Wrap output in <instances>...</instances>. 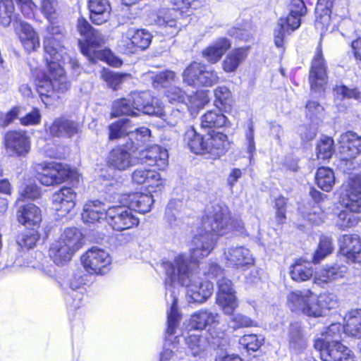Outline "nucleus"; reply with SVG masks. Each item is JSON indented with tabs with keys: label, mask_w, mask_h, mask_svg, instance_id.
Wrapping results in <instances>:
<instances>
[{
	"label": "nucleus",
	"mask_w": 361,
	"mask_h": 361,
	"mask_svg": "<svg viewBox=\"0 0 361 361\" xmlns=\"http://www.w3.org/2000/svg\"><path fill=\"white\" fill-rule=\"evenodd\" d=\"M185 342L193 356H202L209 346L207 339L199 334H190Z\"/></svg>",
	"instance_id": "ea45409f"
},
{
	"label": "nucleus",
	"mask_w": 361,
	"mask_h": 361,
	"mask_svg": "<svg viewBox=\"0 0 361 361\" xmlns=\"http://www.w3.org/2000/svg\"><path fill=\"white\" fill-rule=\"evenodd\" d=\"M219 323V314L207 310H201L191 315L190 325L197 330L204 329L208 326H214Z\"/></svg>",
	"instance_id": "7c9ffc66"
},
{
	"label": "nucleus",
	"mask_w": 361,
	"mask_h": 361,
	"mask_svg": "<svg viewBox=\"0 0 361 361\" xmlns=\"http://www.w3.org/2000/svg\"><path fill=\"white\" fill-rule=\"evenodd\" d=\"M123 114L131 116L138 114L133 108L130 97L127 99H119L113 103L112 111L111 113V116L117 117Z\"/></svg>",
	"instance_id": "8fccbe9b"
},
{
	"label": "nucleus",
	"mask_w": 361,
	"mask_h": 361,
	"mask_svg": "<svg viewBox=\"0 0 361 361\" xmlns=\"http://www.w3.org/2000/svg\"><path fill=\"white\" fill-rule=\"evenodd\" d=\"M334 152V140L329 137L322 139L317 146V156L318 159H329Z\"/></svg>",
	"instance_id": "603ef678"
},
{
	"label": "nucleus",
	"mask_w": 361,
	"mask_h": 361,
	"mask_svg": "<svg viewBox=\"0 0 361 361\" xmlns=\"http://www.w3.org/2000/svg\"><path fill=\"white\" fill-rule=\"evenodd\" d=\"M131 178L134 183L145 185L152 192L163 185L160 174L154 170L138 168L133 172Z\"/></svg>",
	"instance_id": "a211bd4d"
},
{
	"label": "nucleus",
	"mask_w": 361,
	"mask_h": 361,
	"mask_svg": "<svg viewBox=\"0 0 361 361\" xmlns=\"http://www.w3.org/2000/svg\"><path fill=\"white\" fill-rule=\"evenodd\" d=\"M153 35L146 29L129 28L122 35V42L126 45H150Z\"/></svg>",
	"instance_id": "c756f323"
},
{
	"label": "nucleus",
	"mask_w": 361,
	"mask_h": 361,
	"mask_svg": "<svg viewBox=\"0 0 361 361\" xmlns=\"http://www.w3.org/2000/svg\"><path fill=\"white\" fill-rule=\"evenodd\" d=\"M287 200L280 196L275 200V209H276V218L279 224L283 223L286 219V211Z\"/></svg>",
	"instance_id": "774afa93"
},
{
	"label": "nucleus",
	"mask_w": 361,
	"mask_h": 361,
	"mask_svg": "<svg viewBox=\"0 0 361 361\" xmlns=\"http://www.w3.org/2000/svg\"><path fill=\"white\" fill-rule=\"evenodd\" d=\"M139 163L137 157L132 154L126 147L113 149L109 154L108 164L115 169L124 171Z\"/></svg>",
	"instance_id": "2eb2a0df"
},
{
	"label": "nucleus",
	"mask_w": 361,
	"mask_h": 361,
	"mask_svg": "<svg viewBox=\"0 0 361 361\" xmlns=\"http://www.w3.org/2000/svg\"><path fill=\"white\" fill-rule=\"evenodd\" d=\"M228 35L240 41L247 42L252 36V32L250 25L246 24L243 27L231 28L228 31Z\"/></svg>",
	"instance_id": "680f3d73"
},
{
	"label": "nucleus",
	"mask_w": 361,
	"mask_h": 361,
	"mask_svg": "<svg viewBox=\"0 0 361 361\" xmlns=\"http://www.w3.org/2000/svg\"><path fill=\"white\" fill-rule=\"evenodd\" d=\"M130 76V75L128 73H118L109 71H104L102 75L103 80L114 90H117L118 86L123 82L125 78Z\"/></svg>",
	"instance_id": "5fc2aeb1"
},
{
	"label": "nucleus",
	"mask_w": 361,
	"mask_h": 361,
	"mask_svg": "<svg viewBox=\"0 0 361 361\" xmlns=\"http://www.w3.org/2000/svg\"><path fill=\"white\" fill-rule=\"evenodd\" d=\"M333 245L331 239L328 237L321 238L318 249L314 255V262L318 263L326 255L331 254L333 251Z\"/></svg>",
	"instance_id": "13d9d810"
},
{
	"label": "nucleus",
	"mask_w": 361,
	"mask_h": 361,
	"mask_svg": "<svg viewBox=\"0 0 361 361\" xmlns=\"http://www.w3.org/2000/svg\"><path fill=\"white\" fill-rule=\"evenodd\" d=\"M202 75L200 77V87H212L219 81V73L204 64Z\"/></svg>",
	"instance_id": "6e6d98bb"
},
{
	"label": "nucleus",
	"mask_w": 361,
	"mask_h": 361,
	"mask_svg": "<svg viewBox=\"0 0 361 361\" xmlns=\"http://www.w3.org/2000/svg\"><path fill=\"white\" fill-rule=\"evenodd\" d=\"M288 340L289 348L295 351L305 349L307 345V338L298 323L291 324L288 329Z\"/></svg>",
	"instance_id": "e433bc0d"
},
{
	"label": "nucleus",
	"mask_w": 361,
	"mask_h": 361,
	"mask_svg": "<svg viewBox=\"0 0 361 361\" xmlns=\"http://www.w3.org/2000/svg\"><path fill=\"white\" fill-rule=\"evenodd\" d=\"M13 0H0V23L13 26L20 42L25 45H39V37L34 27L15 13Z\"/></svg>",
	"instance_id": "39448f33"
},
{
	"label": "nucleus",
	"mask_w": 361,
	"mask_h": 361,
	"mask_svg": "<svg viewBox=\"0 0 361 361\" xmlns=\"http://www.w3.org/2000/svg\"><path fill=\"white\" fill-rule=\"evenodd\" d=\"M108 209L105 204L100 201H89L83 207L82 219L87 224L99 222L106 218V213Z\"/></svg>",
	"instance_id": "bb28decb"
},
{
	"label": "nucleus",
	"mask_w": 361,
	"mask_h": 361,
	"mask_svg": "<svg viewBox=\"0 0 361 361\" xmlns=\"http://www.w3.org/2000/svg\"><path fill=\"white\" fill-rule=\"evenodd\" d=\"M81 261L85 271L89 274H103L111 259L106 250L92 247L82 255Z\"/></svg>",
	"instance_id": "9b49d317"
},
{
	"label": "nucleus",
	"mask_w": 361,
	"mask_h": 361,
	"mask_svg": "<svg viewBox=\"0 0 361 361\" xmlns=\"http://www.w3.org/2000/svg\"><path fill=\"white\" fill-rule=\"evenodd\" d=\"M175 264L166 262L164 264L166 274L171 282L178 281L186 288V297L189 302L202 303L206 301L213 293V284L209 281H202L192 273L194 266L189 265L188 258L179 255L175 258Z\"/></svg>",
	"instance_id": "f03ea898"
},
{
	"label": "nucleus",
	"mask_w": 361,
	"mask_h": 361,
	"mask_svg": "<svg viewBox=\"0 0 361 361\" xmlns=\"http://www.w3.org/2000/svg\"><path fill=\"white\" fill-rule=\"evenodd\" d=\"M224 254L228 266L239 268L251 264L253 262V258L250 250L242 246L230 247Z\"/></svg>",
	"instance_id": "a878e982"
},
{
	"label": "nucleus",
	"mask_w": 361,
	"mask_h": 361,
	"mask_svg": "<svg viewBox=\"0 0 361 361\" xmlns=\"http://www.w3.org/2000/svg\"><path fill=\"white\" fill-rule=\"evenodd\" d=\"M58 240L63 242V244L68 245L75 252L82 245V234L76 228H68L63 231Z\"/></svg>",
	"instance_id": "a19ab883"
},
{
	"label": "nucleus",
	"mask_w": 361,
	"mask_h": 361,
	"mask_svg": "<svg viewBox=\"0 0 361 361\" xmlns=\"http://www.w3.org/2000/svg\"><path fill=\"white\" fill-rule=\"evenodd\" d=\"M334 0H318L315 8L316 20L314 25L317 30L323 32L326 31L331 26V13Z\"/></svg>",
	"instance_id": "b1692460"
},
{
	"label": "nucleus",
	"mask_w": 361,
	"mask_h": 361,
	"mask_svg": "<svg viewBox=\"0 0 361 361\" xmlns=\"http://www.w3.org/2000/svg\"><path fill=\"white\" fill-rule=\"evenodd\" d=\"M76 193L71 188H63L54 192L52 196L54 209L59 216H65L75 207Z\"/></svg>",
	"instance_id": "dca6fc26"
},
{
	"label": "nucleus",
	"mask_w": 361,
	"mask_h": 361,
	"mask_svg": "<svg viewBox=\"0 0 361 361\" xmlns=\"http://www.w3.org/2000/svg\"><path fill=\"white\" fill-rule=\"evenodd\" d=\"M129 119L123 118L112 123L109 126V139L114 140L121 137L131 133L132 125Z\"/></svg>",
	"instance_id": "de8ad7c7"
},
{
	"label": "nucleus",
	"mask_w": 361,
	"mask_h": 361,
	"mask_svg": "<svg viewBox=\"0 0 361 361\" xmlns=\"http://www.w3.org/2000/svg\"><path fill=\"white\" fill-rule=\"evenodd\" d=\"M129 97L135 111L161 117L163 108L161 102L159 99L152 97L149 92H133Z\"/></svg>",
	"instance_id": "f8f14e48"
},
{
	"label": "nucleus",
	"mask_w": 361,
	"mask_h": 361,
	"mask_svg": "<svg viewBox=\"0 0 361 361\" xmlns=\"http://www.w3.org/2000/svg\"><path fill=\"white\" fill-rule=\"evenodd\" d=\"M247 55V49L240 47L228 52L223 61L222 68L226 73L235 72Z\"/></svg>",
	"instance_id": "f704fd0d"
},
{
	"label": "nucleus",
	"mask_w": 361,
	"mask_h": 361,
	"mask_svg": "<svg viewBox=\"0 0 361 361\" xmlns=\"http://www.w3.org/2000/svg\"><path fill=\"white\" fill-rule=\"evenodd\" d=\"M106 218L113 229L118 231L130 229L139 224L138 218L133 214L128 205L109 207Z\"/></svg>",
	"instance_id": "9d476101"
},
{
	"label": "nucleus",
	"mask_w": 361,
	"mask_h": 361,
	"mask_svg": "<svg viewBox=\"0 0 361 361\" xmlns=\"http://www.w3.org/2000/svg\"><path fill=\"white\" fill-rule=\"evenodd\" d=\"M216 302L221 307L224 314L229 315L233 314V312L238 306L235 293L217 295Z\"/></svg>",
	"instance_id": "49530a36"
},
{
	"label": "nucleus",
	"mask_w": 361,
	"mask_h": 361,
	"mask_svg": "<svg viewBox=\"0 0 361 361\" xmlns=\"http://www.w3.org/2000/svg\"><path fill=\"white\" fill-rule=\"evenodd\" d=\"M17 218L26 227L37 226L42 221L41 211L36 205L28 204L18 209Z\"/></svg>",
	"instance_id": "c85d7f7f"
},
{
	"label": "nucleus",
	"mask_w": 361,
	"mask_h": 361,
	"mask_svg": "<svg viewBox=\"0 0 361 361\" xmlns=\"http://www.w3.org/2000/svg\"><path fill=\"white\" fill-rule=\"evenodd\" d=\"M123 204H126L131 210L140 213H146L150 211L154 202L152 195L142 193L125 194L122 196Z\"/></svg>",
	"instance_id": "5701e85b"
},
{
	"label": "nucleus",
	"mask_w": 361,
	"mask_h": 361,
	"mask_svg": "<svg viewBox=\"0 0 361 361\" xmlns=\"http://www.w3.org/2000/svg\"><path fill=\"white\" fill-rule=\"evenodd\" d=\"M39 239V235L35 228L27 231L18 237L17 243L22 248H32Z\"/></svg>",
	"instance_id": "4d7b16f0"
},
{
	"label": "nucleus",
	"mask_w": 361,
	"mask_h": 361,
	"mask_svg": "<svg viewBox=\"0 0 361 361\" xmlns=\"http://www.w3.org/2000/svg\"><path fill=\"white\" fill-rule=\"evenodd\" d=\"M317 185L323 190L330 191L335 183V177L333 171L326 167L318 169L316 173Z\"/></svg>",
	"instance_id": "a18cd8bd"
},
{
	"label": "nucleus",
	"mask_w": 361,
	"mask_h": 361,
	"mask_svg": "<svg viewBox=\"0 0 361 361\" xmlns=\"http://www.w3.org/2000/svg\"><path fill=\"white\" fill-rule=\"evenodd\" d=\"M167 150L159 145L151 147L140 152L139 163H147L149 165H155L159 169H164L168 164Z\"/></svg>",
	"instance_id": "aec40b11"
},
{
	"label": "nucleus",
	"mask_w": 361,
	"mask_h": 361,
	"mask_svg": "<svg viewBox=\"0 0 361 361\" xmlns=\"http://www.w3.org/2000/svg\"><path fill=\"white\" fill-rule=\"evenodd\" d=\"M344 272V270L336 264L324 268L317 272L314 277L315 282L318 283L330 282L333 280L342 278Z\"/></svg>",
	"instance_id": "37998d69"
},
{
	"label": "nucleus",
	"mask_w": 361,
	"mask_h": 361,
	"mask_svg": "<svg viewBox=\"0 0 361 361\" xmlns=\"http://www.w3.org/2000/svg\"><path fill=\"white\" fill-rule=\"evenodd\" d=\"M50 25L47 27V31L49 35L48 37L49 44H54L55 42H61L65 37L64 29L55 25L54 20H51Z\"/></svg>",
	"instance_id": "0e129e2a"
},
{
	"label": "nucleus",
	"mask_w": 361,
	"mask_h": 361,
	"mask_svg": "<svg viewBox=\"0 0 361 361\" xmlns=\"http://www.w3.org/2000/svg\"><path fill=\"white\" fill-rule=\"evenodd\" d=\"M339 203L350 212L361 213V178H350L342 185Z\"/></svg>",
	"instance_id": "6e6552de"
},
{
	"label": "nucleus",
	"mask_w": 361,
	"mask_h": 361,
	"mask_svg": "<svg viewBox=\"0 0 361 361\" xmlns=\"http://www.w3.org/2000/svg\"><path fill=\"white\" fill-rule=\"evenodd\" d=\"M4 145L11 156H25L28 153L30 146L26 133L22 130H12L4 135Z\"/></svg>",
	"instance_id": "ddd939ff"
},
{
	"label": "nucleus",
	"mask_w": 361,
	"mask_h": 361,
	"mask_svg": "<svg viewBox=\"0 0 361 361\" xmlns=\"http://www.w3.org/2000/svg\"><path fill=\"white\" fill-rule=\"evenodd\" d=\"M263 340L256 334H247L239 338L238 343L247 352L257 351L262 344Z\"/></svg>",
	"instance_id": "864d4df0"
},
{
	"label": "nucleus",
	"mask_w": 361,
	"mask_h": 361,
	"mask_svg": "<svg viewBox=\"0 0 361 361\" xmlns=\"http://www.w3.org/2000/svg\"><path fill=\"white\" fill-rule=\"evenodd\" d=\"M77 30L80 35L78 45H100L104 42L101 32L82 17L78 19Z\"/></svg>",
	"instance_id": "6ab92c4d"
},
{
	"label": "nucleus",
	"mask_w": 361,
	"mask_h": 361,
	"mask_svg": "<svg viewBox=\"0 0 361 361\" xmlns=\"http://www.w3.org/2000/svg\"><path fill=\"white\" fill-rule=\"evenodd\" d=\"M355 214L350 212L345 209L340 211L336 221V226L341 230L355 226L360 221V218Z\"/></svg>",
	"instance_id": "09e8293b"
},
{
	"label": "nucleus",
	"mask_w": 361,
	"mask_h": 361,
	"mask_svg": "<svg viewBox=\"0 0 361 361\" xmlns=\"http://www.w3.org/2000/svg\"><path fill=\"white\" fill-rule=\"evenodd\" d=\"M225 52V47H207L202 51V56L208 62L216 63Z\"/></svg>",
	"instance_id": "052dcab7"
},
{
	"label": "nucleus",
	"mask_w": 361,
	"mask_h": 361,
	"mask_svg": "<svg viewBox=\"0 0 361 361\" xmlns=\"http://www.w3.org/2000/svg\"><path fill=\"white\" fill-rule=\"evenodd\" d=\"M204 64L193 61L183 71L182 77L184 83L192 87H200V77L203 73Z\"/></svg>",
	"instance_id": "4c0bfd02"
},
{
	"label": "nucleus",
	"mask_w": 361,
	"mask_h": 361,
	"mask_svg": "<svg viewBox=\"0 0 361 361\" xmlns=\"http://www.w3.org/2000/svg\"><path fill=\"white\" fill-rule=\"evenodd\" d=\"M81 52L87 55L92 60L99 59L109 65L119 67L122 65L121 59L115 56L109 49L95 50V47H80Z\"/></svg>",
	"instance_id": "473e14b6"
},
{
	"label": "nucleus",
	"mask_w": 361,
	"mask_h": 361,
	"mask_svg": "<svg viewBox=\"0 0 361 361\" xmlns=\"http://www.w3.org/2000/svg\"><path fill=\"white\" fill-rule=\"evenodd\" d=\"M74 252L75 251L68 245H66L63 242L57 240L51 243L49 255L56 264L63 265L71 259Z\"/></svg>",
	"instance_id": "72a5a7b5"
},
{
	"label": "nucleus",
	"mask_w": 361,
	"mask_h": 361,
	"mask_svg": "<svg viewBox=\"0 0 361 361\" xmlns=\"http://www.w3.org/2000/svg\"><path fill=\"white\" fill-rule=\"evenodd\" d=\"M176 8L159 9L155 23L160 27L174 28L178 30L185 24L182 22L183 13L200 6L199 0H169Z\"/></svg>",
	"instance_id": "423d86ee"
},
{
	"label": "nucleus",
	"mask_w": 361,
	"mask_h": 361,
	"mask_svg": "<svg viewBox=\"0 0 361 361\" xmlns=\"http://www.w3.org/2000/svg\"><path fill=\"white\" fill-rule=\"evenodd\" d=\"M340 152L343 159L355 158L361 152V137L353 132L342 134L339 138Z\"/></svg>",
	"instance_id": "412c9836"
},
{
	"label": "nucleus",
	"mask_w": 361,
	"mask_h": 361,
	"mask_svg": "<svg viewBox=\"0 0 361 361\" xmlns=\"http://www.w3.org/2000/svg\"><path fill=\"white\" fill-rule=\"evenodd\" d=\"M343 329L349 337L361 338V309L353 310L345 314Z\"/></svg>",
	"instance_id": "2f4dec72"
},
{
	"label": "nucleus",
	"mask_w": 361,
	"mask_h": 361,
	"mask_svg": "<svg viewBox=\"0 0 361 361\" xmlns=\"http://www.w3.org/2000/svg\"><path fill=\"white\" fill-rule=\"evenodd\" d=\"M231 322L233 323L234 329L256 326L257 323L249 317L238 313L233 314Z\"/></svg>",
	"instance_id": "69168bd1"
},
{
	"label": "nucleus",
	"mask_w": 361,
	"mask_h": 361,
	"mask_svg": "<svg viewBox=\"0 0 361 361\" xmlns=\"http://www.w3.org/2000/svg\"><path fill=\"white\" fill-rule=\"evenodd\" d=\"M227 118L219 111H208L201 117V126L204 128H221L226 125Z\"/></svg>",
	"instance_id": "79ce46f5"
},
{
	"label": "nucleus",
	"mask_w": 361,
	"mask_h": 361,
	"mask_svg": "<svg viewBox=\"0 0 361 361\" xmlns=\"http://www.w3.org/2000/svg\"><path fill=\"white\" fill-rule=\"evenodd\" d=\"M166 96L171 103H185L186 94L178 87H171L166 92Z\"/></svg>",
	"instance_id": "338daca9"
},
{
	"label": "nucleus",
	"mask_w": 361,
	"mask_h": 361,
	"mask_svg": "<svg viewBox=\"0 0 361 361\" xmlns=\"http://www.w3.org/2000/svg\"><path fill=\"white\" fill-rule=\"evenodd\" d=\"M300 24L301 18L290 12L286 18H281L279 22V26H281L282 30L287 29L290 31L295 30L300 27Z\"/></svg>",
	"instance_id": "e2e57ef3"
},
{
	"label": "nucleus",
	"mask_w": 361,
	"mask_h": 361,
	"mask_svg": "<svg viewBox=\"0 0 361 361\" xmlns=\"http://www.w3.org/2000/svg\"><path fill=\"white\" fill-rule=\"evenodd\" d=\"M35 169L37 173V178L47 186L61 183L69 178L71 174L70 169L61 163L37 164Z\"/></svg>",
	"instance_id": "1a4fd4ad"
},
{
	"label": "nucleus",
	"mask_w": 361,
	"mask_h": 361,
	"mask_svg": "<svg viewBox=\"0 0 361 361\" xmlns=\"http://www.w3.org/2000/svg\"><path fill=\"white\" fill-rule=\"evenodd\" d=\"M287 299L292 311L315 317L322 316L326 310L334 308L338 303L334 293H323L317 295L310 290L293 291Z\"/></svg>",
	"instance_id": "20e7f679"
},
{
	"label": "nucleus",
	"mask_w": 361,
	"mask_h": 361,
	"mask_svg": "<svg viewBox=\"0 0 361 361\" xmlns=\"http://www.w3.org/2000/svg\"><path fill=\"white\" fill-rule=\"evenodd\" d=\"M309 80L312 90L315 92L322 91L327 83L326 66L320 48L317 49L312 60Z\"/></svg>",
	"instance_id": "4468645a"
},
{
	"label": "nucleus",
	"mask_w": 361,
	"mask_h": 361,
	"mask_svg": "<svg viewBox=\"0 0 361 361\" xmlns=\"http://www.w3.org/2000/svg\"><path fill=\"white\" fill-rule=\"evenodd\" d=\"M59 48L60 50L55 47H43L47 70L37 84L38 92L41 95L52 97L55 94L59 97L60 94H63L70 87V83L60 63L63 56L61 53V47Z\"/></svg>",
	"instance_id": "7ed1b4c3"
},
{
	"label": "nucleus",
	"mask_w": 361,
	"mask_h": 361,
	"mask_svg": "<svg viewBox=\"0 0 361 361\" xmlns=\"http://www.w3.org/2000/svg\"><path fill=\"white\" fill-rule=\"evenodd\" d=\"M40 9L49 22L56 19L58 16L57 0H42Z\"/></svg>",
	"instance_id": "bf43d9fd"
},
{
	"label": "nucleus",
	"mask_w": 361,
	"mask_h": 361,
	"mask_svg": "<svg viewBox=\"0 0 361 361\" xmlns=\"http://www.w3.org/2000/svg\"><path fill=\"white\" fill-rule=\"evenodd\" d=\"M168 302H171L170 311L168 312V321H167V329L166 334L169 336L173 335L175 334L176 328L178 325V322L180 317L178 311L176 307L177 298L175 295V293L173 290H170L169 298H166Z\"/></svg>",
	"instance_id": "c03bdc74"
},
{
	"label": "nucleus",
	"mask_w": 361,
	"mask_h": 361,
	"mask_svg": "<svg viewBox=\"0 0 361 361\" xmlns=\"http://www.w3.org/2000/svg\"><path fill=\"white\" fill-rule=\"evenodd\" d=\"M185 104L193 113H197L198 110L203 108L209 101L208 94L204 91L195 92L192 95L187 96Z\"/></svg>",
	"instance_id": "3c124183"
},
{
	"label": "nucleus",
	"mask_w": 361,
	"mask_h": 361,
	"mask_svg": "<svg viewBox=\"0 0 361 361\" xmlns=\"http://www.w3.org/2000/svg\"><path fill=\"white\" fill-rule=\"evenodd\" d=\"M290 276L297 282L309 280L313 275V269L310 262L298 259L290 267Z\"/></svg>",
	"instance_id": "c9c22d12"
},
{
	"label": "nucleus",
	"mask_w": 361,
	"mask_h": 361,
	"mask_svg": "<svg viewBox=\"0 0 361 361\" xmlns=\"http://www.w3.org/2000/svg\"><path fill=\"white\" fill-rule=\"evenodd\" d=\"M79 125L73 121L57 118L49 126L47 131L53 136L71 137L79 132Z\"/></svg>",
	"instance_id": "cd10ccee"
},
{
	"label": "nucleus",
	"mask_w": 361,
	"mask_h": 361,
	"mask_svg": "<svg viewBox=\"0 0 361 361\" xmlns=\"http://www.w3.org/2000/svg\"><path fill=\"white\" fill-rule=\"evenodd\" d=\"M314 346L322 361H355L352 350L339 341L317 339Z\"/></svg>",
	"instance_id": "0eeeda50"
},
{
	"label": "nucleus",
	"mask_w": 361,
	"mask_h": 361,
	"mask_svg": "<svg viewBox=\"0 0 361 361\" xmlns=\"http://www.w3.org/2000/svg\"><path fill=\"white\" fill-rule=\"evenodd\" d=\"M88 8L90 19L94 24L102 25L110 18L111 7L109 0H89Z\"/></svg>",
	"instance_id": "393cba45"
},
{
	"label": "nucleus",
	"mask_w": 361,
	"mask_h": 361,
	"mask_svg": "<svg viewBox=\"0 0 361 361\" xmlns=\"http://www.w3.org/2000/svg\"><path fill=\"white\" fill-rule=\"evenodd\" d=\"M228 219L229 209L226 205L215 204L208 210L202 227L198 228L191 241L189 265L196 267L198 260L207 257L213 250L216 236L223 235L231 228Z\"/></svg>",
	"instance_id": "f257e3e1"
},
{
	"label": "nucleus",
	"mask_w": 361,
	"mask_h": 361,
	"mask_svg": "<svg viewBox=\"0 0 361 361\" xmlns=\"http://www.w3.org/2000/svg\"><path fill=\"white\" fill-rule=\"evenodd\" d=\"M341 252L352 262L361 260V241L356 235H344L340 240Z\"/></svg>",
	"instance_id": "4be33fe9"
},
{
	"label": "nucleus",
	"mask_w": 361,
	"mask_h": 361,
	"mask_svg": "<svg viewBox=\"0 0 361 361\" xmlns=\"http://www.w3.org/2000/svg\"><path fill=\"white\" fill-rule=\"evenodd\" d=\"M204 154H209L212 158H218L226 153L229 147L227 136L219 132L213 131L207 135Z\"/></svg>",
	"instance_id": "f3484780"
},
{
	"label": "nucleus",
	"mask_w": 361,
	"mask_h": 361,
	"mask_svg": "<svg viewBox=\"0 0 361 361\" xmlns=\"http://www.w3.org/2000/svg\"><path fill=\"white\" fill-rule=\"evenodd\" d=\"M184 140L192 152L204 154L207 135L202 136L197 133L194 128H190L185 133Z\"/></svg>",
	"instance_id": "58836bf2"
}]
</instances>
